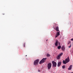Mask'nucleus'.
Instances as JSON below:
<instances>
[{"label":"nucleus","instance_id":"obj_21","mask_svg":"<svg viewBox=\"0 0 73 73\" xmlns=\"http://www.w3.org/2000/svg\"><path fill=\"white\" fill-rule=\"evenodd\" d=\"M71 41H73V38H72V39H71Z\"/></svg>","mask_w":73,"mask_h":73},{"label":"nucleus","instance_id":"obj_5","mask_svg":"<svg viewBox=\"0 0 73 73\" xmlns=\"http://www.w3.org/2000/svg\"><path fill=\"white\" fill-rule=\"evenodd\" d=\"M39 62V59H37L34 62V65H37L38 63V62Z\"/></svg>","mask_w":73,"mask_h":73},{"label":"nucleus","instance_id":"obj_14","mask_svg":"<svg viewBox=\"0 0 73 73\" xmlns=\"http://www.w3.org/2000/svg\"><path fill=\"white\" fill-rule=\"evenodd\" d=\"M61 46H58V49H61Z\"/></svg>","mask_w":73,"mask_h":73},{"label":"nucleus","instance_id":"obj_27","mask_svg":"<svg viewBox=\"0 0 73 73\" xmlns=\"http://www.w3.org/2000/svg\"><path fill=\"white\" fill-rule=\"evenodd\" d=\"M27 55H26V56H27Z\"/></svg>","mask_w":73,"mask_h":73},{"label":"nucleus","instance_id":"obj_20","mask_svg":"<svg viewBox=\"0 0 73 73\" xmlns=\"http://www.w3.org/2000/svg\"><path fill=\"white\" fill-rule=\"evenodd\" d=\"M70 43V42L68 43V45H69V44Z\"/></svg>","mask_w":73,"mask_h":73},{"label":"nucleus","instance_id":"obj_7","mask_svg":"<svg viewBox=\"0 0 73 73\" xmlns=\"http://www.w3.org/2000/svg\"><path fill=\"white\" fill-rule=\"evenodd\" d=\"M58 41L56 40V42L55 43V45L56 46H58Z\"/></svg>","mask_w":73,"mask_h":73},{"label":"nucleus","instance_id":"obj_25","mask_svg":"<svg viewBox=\"0 0 73 73\" xmlns=\"http://www.w3.org/2000/svg\"><path fill=\"white\" fill-rule=\"evenodd\" d=\"M71 73H73V72H72Z\"/></svg>","mask_w":73,"mask_h":73},{"label":"nucleus","instance_id":"obj_10","mask_svg":"<svg viewBox=\"0 0 73 73\" xmlns=\"http://www.w3.org/2000/svg\"><path fill=\"white\" fill-rule=\"evenodd\" d=\"M72 65H70V66L68 68V70H71L72 69Z\"/></svg>","mask_w":73,"mask_h":73},{"label":"nucleus","instance_id":"obj_23","mask_svg":"<svg viewBox=\"0 0 73 73\" xmlns=\"http://www.w3.org/2000/svg\"><path fill=\"white\" fill-rule=\"evenodd\" d=\"M46 41H48V39L46 40Z\"/></svg>","mask_w":73,"mask_h":73},{"label":"nucleus","instance_id":"obj_24","mask_svg":"<svg viewBox=\"0 0 73 73\" xmlns=\"http://www.w3.org/2000/svg\"><path fill=\"white\" fill-rule=\"evenodd\" d=\"M3 15H5V14H3Z\"/></svg>","mask_w":73,"mask_h":73},{"label":"nucleus","instance_id":"obj_16","mask_svg":"<svg viewBox=\"0 0 73 73\" xmlns=\"http://www.w3.org/2000/svg\"><path fill=\"white\" fill-rule=\"evenodd\" d=\"M65 66H62V69H65Z\"/></svg>","mask_w":73,"mask_h":73},{"label":"nucleus","instance_id":"obj_4","mask_svg":"<svg viewBox=\"0 0 73 73\" xmlns=\"http://www.w3.org/2000/svg\"><path fill=\"white\" fill-rule=\"evenodd\" d=\"M63 54V53H60L59 55H58V56L57 58V59L58 60H60V57H61V56H62Z\"/></svg>","mask_w":73,"mask_h":73},{"label":"nucleus","instance_id":"obj_2","mask_svg":"<svg viewBox=\"0 0 73 73\" xmlns=\"http://www.w3.org/2000/svg\"><path fill=\"white\" fill-rule=\"evenodd\" d=\"M46 60V58H43L39 62L40 64H41L42 63H44L45 62V61Z\"/></svg>","mask_w":73,"mask_h":73},{"label":"nucleus","instance_id":"obj_3","mask_svg":"<svg viewBox=\"0 0 73 73\" xmlns=\"http://www.w3.org/2000/svg\"><path fill=\"white\" fill-rule=\"evenodd\" d=\"M52 66L54 67H56L57 65V63L55 61H53L52 62Z\"/></svg>","mask_w":73,"mask_h":73},{"label":"nucleus","instance_id":"obj_18","mask_svg":"<svg viewBox=\"0 0 73 73\" xmlns=\"http://www.w3.org/2000/svg\"><path fill=\"white\" fill-rule=\"evenodd\" d=\"M58 35H56L55 37V38H56V37H58Z\"/></svg>","mask_w":73,"mask_h":73},{"label":"nucleus","instance_id":"obj_19","mask_svg":"<svg viewBox=\"0 0 73 73\" xmlns=\"http://www.w3.org/2000/svg\"><path fill=\"white\" fill-rule=\"evenodd\" d=\"M25 44H24V47H25Z\"/></svg>","mask_w":73,"mask_h":73},{"label":"nucleus","instance_id":"obj_26","mask_svg":"<svg viewBox=\"0 0 73 73\" xmlns=\"http://www.w3.org/2000/svg\"><path fill=\"white\" fill-rule=\"evenodd\" d=\"M38 72H40V71L39 70Z\"/></svg>","mask_w":73,"mask_h":73},{"label":"nucleus","instance_id":"obj_8","mask_svg":"<svg viewBox=\"0 0 73 73\" xmlns=\"http://www.w3.org/2000/svg\"><path fill=\"white\" fill-rule=\"evenodd\" d=\"M56 31L58 32L59 31V27H58L57 26L56 27Z\"/></svg>","mask_w":73,"mask_h":73},{"label":"nucleus","instance_id":"obj_22","mask_svg":"<svg viewBox=\"0 0 73 73\" xmlns=\"http://www.w3.org/2000/svg\"><path fill=\"white\" fill-rule=\"evenodd\" d=\"M60 43H58L59 45H60Z\"/></svg>","mask_w":73,"mask_h":73},{"label":"nucleus","instance_id":"obj_1","mask_svg":"<svg viewBox=\"0 0 73 73\" xmlns=\"http://www.w3.org/2000/svg\"><path fill=\"white\" fill-rule=\"evenodd\" d=\"M52 67V63H49L47 64V69H50Z\"/></svg>","mask_w":73,"mask_h":73},{"label":"nucleus","instance_id":"obj_6","mask_svg":"<svg viewBox=\"0 0 73 73\" xmlns=\"http://www.w3.org/2000/svg\"><path fill=\"white\" fill-rule=\"evenodd\" d=\"M65 61H66L67 63H68V62H69L70 61L69 57V56H68L67 58L65 59Z\"/></svg>","mask_w":73,"mask_h":73},{"label":"nucleus","instance_id":"obj_11","mask_svg":"<svg viewBox=\"0 0 73 73\" xmlns=\"http://www.w3.org/2000/svg\"><path fill=\"white\" fill-rule=\"evenodd\" d=\"M63 63L64 64H66L68 63L66 60H63Z\"/></svg>","mask_w":73,"mask_h":73},{"label":"nucleus","instance_id":"obj_17","mask_svg":"<svg viewBox=\"0 0 73 73\" xmlns=\"http://www.w3.org/2000/svg\"><path fill=\"white\" fill-rule=\"evenodd\" d=\"M72 46V44H70V46H68L69 48H70Z\"/></svg>","mask_w":73,"mask_h":73},{"label":"nucleus","instance_id":"obj_12","mask_svg":"<svg viewBox=\"0 0 73 73\" xmlns=\"http://www.w3.org/2000/svg\"><path fill=\"white\" fill-rule=\"evenodd\" d=\"M62 50H65V48H64V46H62Z\"/></svg>","mask_w":73,"mask_h":73},{"label":"nucleus","instance_id":"obj_9","mask_svg":"<svg viewBox=\"0 0 73 73\" xmlns=\"http://www.w3.org/2000/svg\"><path fill=\"white\" fill-rule=\"evenodd\" d=\"M61 62H59L57 66L58 67L60 66V65H61Z\"/></svg>","mask_w":73,"mask_h":73},{"label":"nucleus","instance_id":"obj_13","mask_svg":"<svg viewBox=\"0 0 73 73\" xmlns=\"http://www.w3.org/2000/svg\"><path fill=\"white\" fill-rule=\"evenodd\" d=\"M60 32H57L56 33V35H57L58 36H59L60 35Z\"/></svg>","mask_w":73,"mask_h":73},{"label":"nucleus","instance_id":"obj_15","mask_svg":"<svg viewBox=\"0 0 73 73\" xmlns=\"http://www.w3.org/2000/svg\"><path fill=\"white\" fill-rule=\"evenodd\" d=\"M47 57H50V55L49 54H47Z\"/></svg>","mask_w":73,"mask_h":73}]
</instances>
